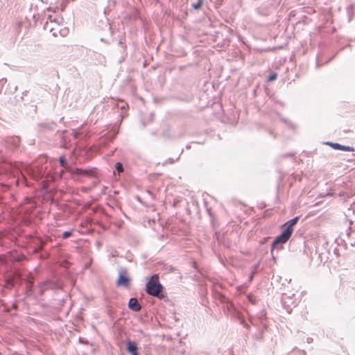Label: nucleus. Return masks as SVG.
Returning a JSON list of instances; mask_svg holds the SVG:
<instances>
[{
  "mask_svg": "<svg viewBox=\"0 0 355 355\" xmlns=\"http://www.w3.org/2000/svg\"><path fill=\"white\" fill-rule=\"evenodd\" d=\"M214 239L216 240L218 243H222L225 246L227 247L226 239L224 234H220V232H215L214 234Z\"/></svg>",
  "mask_w": 355,
  "mask_h": 355,
  "instance_id": "nucleus-16",
  "label": "nucleus"
},
{
  "mask_svg": "<svg viewBox=\"0 0 355 355\" xmlns=\"http://www.w3.org/2000/svg\"><path fill=\"white\" fill-rule=\"evenodd\" d=\"M248 300L249 302L251 303L252 304H256L257 302V300L252 295H248Z\"/></svg>",
  "mask_w": 355,
  "mask_h": 355,
  "instance_id": "nucleus-27",
  "label": "nucleus"
},
{
  "mask_svg": "<svg viewBox=\"0 0 355 355\" xmlns=\"http://www.w3.org/2000/svg\"><path fill=\"white\" fill-rule=\"evenodd\" d=\"M280 120L284 123H286V124H288L289 123V121L288 120H287L286 119H284V118H280Z\"/></svg>",
  "mask_w": 355,
  "mask_h": 355,
  "instance_id": "nucleus-38",
  "label": "nucleus"
},
{
  "mask_svg": "<svg viewBox=\"0 0 355 355\" xmlns=\"http://www.w3.org/2000/svg\"><path fill=\"white\" fill-rule=\"evenodd\" d=\"M175 160L173 159L169 158L164 163H163V166H165L167 163L173 164Z\"/></svg>",
  "mask_w": 355,
  "mask_h": 355,
  "instance_id": "nucleus-35",
  "label": "nucleus"
},
{
  "mask_svg": "<svg viewBox=\"0 0 355 355\" xmlns=\"http://www.w3.org/2000/svg\"><path fill=\"white\" fill-rule=\"evenodd\" d=\"M78 341L80 343H82V344H84V345H89V341L85 338H82V337H80L79 339H78Z\"/></svg>",
  "mask_w": 355,
  "mask_h": 355,
  "instance_id": "nucleus-30",
  "label": "nucleus"
},
{
  "mask_svg": "<svg viewBox=\"0 0 355 355\" xmlns=\"http://www.w3.org/2000/svg\"><path fill=\"white\" fill-rule=\"evenodd\" d=\"M43 3H47V0H41Z\"/></svg>",
  "mask_w": 355,
  "mask_h": 355,
  "instance_id": "nucleus-46",
  "label": "nucleus"
},
{
  "mask_svg": "<svg viewBox=\"0 0 355 355\" xmlns=\"http://www.w3.org/2000/svg\"><path fill=\"white\" fill-rule=\"evenodd\" d=\"M118 43H119V45H121V46H122V48H123V49H124V48H125V47H126L125 44H123L121 40H120V41H119V42H118Z\"/></svg>",
  "mask_w": 355,
  "mask_h": 355,
  "instance_id": "nucleus-40",
  "label": "nucleus"
},
{
  "mask_svg": "<svg viewBox=\"0 0 355 355\" xmlns=\"http://www.w3.org/2000/svg\"><path fill=\"white\" fill-rule=\"evenodd\" d=\"M299 219H300V216H295V217L288 220V221L284 223V224L286 225V226H288V227H291V229L293 230L294 226L297 223Z\"/></svg>",
  "mask_w": 355,
  "mask_h": 355,
  "instance_id": "nucleus-21",
  "label": "nucleus"
},
{
  "mask_svg": "<svg viewBox=\"0 0 355 355\" xmlns=\"http://www.w3.org/2000/svg\"><path fill=\"white\" fill-rule=\"evenodd\" d=\"M289 17H293V16H295V10H292L289 12V15H288Z\"/></svg>",
  "mask_w": 355,
  "mask_h": 355,
  "instance_id": "nucleus-41",
  "label": "nucleus"
},
{
  "mask_svg": "<svg viewBox=\"0 0 355 355\" xmlns=\"http://www.w3.org/2000/svg\"><path fill=\"white\" fill-rule=\"evenodd\" d=\"M218 300L220 303L225 305V311L227 314L234 318L240 324H241L244 328L249 330L250 325L246 322L244 316L234 306V304L230 301L224 295L218 293Z\"/></svg>",
  "mask_w": 355,
  "mask_h": 355,
  "instance_id": "nucleus-2",
  "label": "nucleus"
},
{
  "mask_svg": "<svg viewBox=\"0 0 355 355\" xmlns=\"http://www.w3.org/2000/svg\"><path fill=\"white\" fill-rule=\"evenodd\" d=\"M289 240V238H288L286 236H285L284 234L280 233L278 236H277L273 241L271 243L270 245V252L271 254H273V251L275 248H278L279 245H282L283 244L286 243Z\"/></svg>",
  "mask_w": 355,
  "mask_h": 355,
  "instance_id": "nucleus-8",
  "label": "nucleus"
},
{
  "mask_svg": "<svg viewBox=\"0 0 355 355\" xmlns=\"http://www.w3.org/2000/svg\"><path fill=\"white\" fill-rule=\"evenodd\" d=\"M164 288V286L159 282L157 274L153 275L146 283L145 291L150 296H157L158 292L163 291Z\"/></svg>",
  "mask_w": 355,
  "mask_h": 355,
  "instance_id": "nucleus-4",
  "label": "nucleus"
},
{
  "mask_svg": "<svg viewBox=\"0 0 355 355\" xmlns=\"http://www.w3.org/2000/svg\"><path fill=\"white\" fill-rule=\"evenodd\" d=\"M267 311L266 309H262L257 313V318L260 321V323L262 326V329L261 330V332H263L264 330L267 329V324L266 322V320L267 319Z\"/></svg>",
  "mask_w": 355,
  "mask_h": 355,
  "instance_id": "nucleus-13",
  "label": "nucleus"
},
{
  "mask_svg": "<svg viewBox=\"0 0 355 355\" xmlns=\"http://www.w3.org/2000/svg\"><path fill=\"white\" fill-rule=\"evenodd\" d=\"M75 173L78 177H94L97 175L96 168H76Z\"/></svg>",
  "mask_w": 355,
  "mask_h": 355,
  "instance_id": "nucleus-6",
  "label": "nucleus"
},
{
  "mask_svg": "<svg viewBox=\"0 0 355 355\" xmlns=\"http://www.w3.org/2000/svg\"><path fill=\"white\" fill-rule=\"evenodd\" d=\"M251 323L252 325H254V323L252 321H251Z\"/></svg>",
  "mask_w": 355,
  "mask_h": 355,
  "instance_id": "nucleus-48",
  "label": "nucleus"
},
{
  "mask_svg": "<svg viewBox=\"0 0 355 355\" xmlns=\"http://www.w3.org/2000/svg\"><path fill=\"white\" fill-rule=\"evenodd\" d=\"M8 143L10 144L13 148H17L20 143V138L17 136H13L8 139Z\"/></svg>",
  "mask_w": 355,
  "mask_h": 355,
  "instance_id": "nucleus-18",
  "label": "nucleus"
},
{
  "mask_svg": "<svg viewBox=\"0 0 355 355\" xmlns=\"http://www.w3.org/2000/svg\"><path fill=\"white\" fill-rule=\"evenodd\" d=\"M114 168L118 172V173H121L124 171L123 166L122 163L120 162H117L115 164Z\"/></svg>",
  "mask_w": 355,
  "mask_h": 355,
  "instance_id": "nucleus-25",
  "label": "nucleus"
},
{
  "mask_svg": "<svg viewBox=\"0 0 355 355\" xmlns=\"http://www.w3.org/2000/svg\"><path fill=\"white\" fill-rule=\"evenodd\" d=\"M293 156H295V153H288L283 154L282 155V157H293Z\"/></svg>",
  "mask_w": 355,
  "mask_h": 355,
  "instance_id": "nucleus-33",
  "label": "nucleus"
},
{
  "mask_svg": "<svg viewBox=\"0 0 355 355\" xmlns=\"http://www.w3.org/2000/svg\"><path fill=\"white\" fill-rule=\"evenodd\" d=\"M59 164L63 168L64 170H67L69 168L67 159L64 155L59 157Z\"/></svg>",
  "mask_w": 355,
  "mask_h": 355,
  "instance_id": "nucleus-20",
  "label": "nucleus"
},
{
  "mask_svg": "<svg viewBox=\"0 0 355 355\" xmlns=\"http://www.w3.org/2000/svg\"><path fill=\"white\" fill-rule=\"evenodd\" d=\"M334 57H331L328 59H323L322 57L318 56L316 58V67L319 68L320 66L323 65L324 64L328 63L330 62Z\"/></svg>",
  "mask_w": 355,
  "mask_h": 355,
  "instance_id": "nucleus-19",
  "label": "nucleus"
},
{
  "mask_svg": "<svg viewBox=\"0 0 355 355\" xmlns=\"http://www.w3.org/2000/svg\"><path fill=\"white\" fill-rule=\"evenodd\" d=\"M101 42H105V40H104V39H103V38H101Z\"/></svg>",
  "mask_w": 355,
  "mask_h": 355,
  "instance_id": "nucleus-47",
  "label": "nucleus"
},
{
  "mask_svg": "<svg viewBox=\"0 0 355 355\" xmlns=\"http://www.w3.org/2000/svg\"><path fill=\"white\" fill-rule=\"evenodd\" d=\"M67 130H62L57 132V136L60 137V147L64 149H69L71 147V139L66 135Z\"/></svg>",
  "mask_w": 355,
  "mask_h": 355,
  "instance_id": "nucleus-9",
  "label": "nucleus"
},
{
  "mask_svg": "<svg viewBox=\"0 0 355 355\" xmlns=\"http://www.w3.org/2000/svg\"><path fill=\"white\" fill-rule=\"evenodd\" d=\"M119 275L116 281L118 287L128 288L131 282V278L128 275V270L124 267H119L118 269Z\"/></svg>",
  "mask_w": 355,
  "mask_h": 355,
  "instance_id": "nucleus-5",
  "label": "nucleus"
},
{
  "mask_svg": "<svg viewBox=\"0 0 355 355\" xmlns=\"http://www.w3.org/2000/svg\"><path fill=\"white\" fill-rule=\"evenodd\" d=\"M56 127L55 123H41L38 124V129L40 131L45 130H54Z\"/></svg>",
  "mask_w": 355,
  "mask_h": 355,
  "instance_id": "nucleus-15",
  "label": "nucleus"
},
{
  "mask_svg": "<svg viewBox=\"0 0 355 355\" xmlns=\"http://www.w3.org/2000/svg\"><path fill=\"white\" fill-rule=\"evenodd\" d=\"M293 232V230L291 229V227L286 226V225L284 223L281 226V233L284 234L288 238H291Z\"/></svg>",
  "mask_w": 355,
  "mask_h": 355,
  "instance_id": "nucleus-17",
  "label": "nucleus"
},
{
  "mask_svg": "<svg viewBox=\"0 0 355 355\" xmlns=\"http://www.w3.org/2000/svg\"><path fill=\"white\" fill-rule=\"evenodd\" d=\"M119 133L118 128L113 127L110 131L103 135V139L101 141L100 144L106 145L112 142Z\"/></svg>",
  "mask_w": 355,
  "mask_h": 355,
  "instance_id": "nucleus-11",
  "label": "nucleus"
},
{
  "mask_svg": "<svg viewBox=\"0 0 355 355\" xmlns=\"http://www.w3.org/2000/svg\"><path fill=\"white\" fill-rule=\"evenodd\" d=\"M73 232V230L65 231V232H62V234H61L60 237H61V239L62 240L67 239L71 236H72Z\"/></svg>",
  "mask_w": 355,
  "mask_h": 355,
  "instance_id": "nucleus-24",
  "label": "nucleus"
},
{
  "mask_svg": "<svg viewBox=\"0 0 355 355\" xmlns=\"http://www.w3.org/2000/svg\"><path fill=\"white\" fill-rule=\"evenodd\" d=\"M338 251V250L337 248H335L334 250V253L336 254H337Z\"/></svg>",
  "mask_w": 355,
  "mask_h": 355,
  "instance_id": "nucleus-45",
  "label": "nucleus"
},
{
  "mask_svg": "<svg viewBox=\"0 0 355 355\" xmlns=\"http://www.w3.org/2000/svg\"><path fill=\"white\" fill-rule=\"evenodd\" d=\"M307 342H308V343H311V342H313V338H307Z\"/></svg>",
  "mask_w": 355,
  "mask_h": 355,
  "instance_id": "nucleus-43",
  "label": "nucleus"
},
{
  "mask_svg": "<svg viewBox=\"0 0 355 355\" xmlns=\"http://www.w3.org/2000/svg\"><path fill=\"white\" fill-rule=\"evenodd\" d=\"M2 151L0 150V155H1Z\"/></svg>",
  "mask_w": 355,
  "mask_h": 355,
  "instance_id": "nucleus-49",
  "label": "nucleus"
},
{
  "mask_svg": "<svg viewBox=\"0 0 355 355\" xmlns=\"http://www.w3.org/2000/svg\"><path fill=\"white\" fill-rule=\"evenodd\" d=\"M128 307L135 312H138L141 310V306L140 303L139 302L138 300L135 297H131L129 300Z\"/></svg>",
  "mask_w": 355,
  "mask_h": 355,
  "instance_id": "nucleus-14",
  "label": "nucleus"
},
{
  "mask_svg": "<svg viewBox=\"0 0 355 355\" xmlns=\"http://www.w3.org/2000/svg\"><path fill=\"white\" fill-rule=\"evenodd\" d=\"M6 83H7L6 78H1L0 80V94H1L3 92V87Z\"/></svg>",
  "mask_w": 355,
  "mask_h": 355,
  "instance_id": "nucleus-29",
  "label": "nucleus"
},
{
  "mask_svg": "<svg viewBox=\"0 0 355 355\" xmlns=\"http://www.w3.org/2000/svg\"><path fill=\"white\" fill-rule=\"evenodd\" d=\"M27 240L30 244L35 245V249L37 250H40L44 243V241L36 234H28Z\"/></svg>",
  "mask_w": 355,
  "mask_h": 355,
  "instance_id": "nucleus-7",
  "label": "nucleus"
},
{
  "mask_svg": "<svg viewBox=\"0 0 355 355\" xmlns=\"http://www.w3.org/2000/svg\"><path fill=\"white\" fill-rule=\"evenodd\" d=\"M186 148H187V149H190V148H191V146H190V144H187V145L186 146Z\"/></svg>",
  "mask_w": 355,
  "mask_h": 355,
  "instance_id": "nucleus-44",
  "label": "nucleus"
},
{
  "mask_svg": "<svg viewBox=\"0 0 355 355\" xmlns=\"http://www.w3.org/2000/svg\"><path fill=\"white\" fill-rule=\"evenodd\" d=\"M127 352L130 355H140L139 352V347L137 343L130 339H126L124 341Z\"/></svg>",
  "mask_w": 355,
  "mask_h": 355,
  "instance_id": "nucleus-10",
  "label": "nucleus"
},
{
  "mask_svg": "<svg viewBox=\"0 0 355 355\" xmlns=\"http://www.w3.org/2000/svg\"><path fill=\"white\" fill-rule=\"evenodd\" d=\"M277 73L276 72L271 73L267 78L268 82H272L277 79Z\"/></svg>",
  "mask_w": 355,
  "mask_h": 355,
  "instance_id": "nucleus-26",
  "label": "nucleus"
},
{
  "mask_svg": "<svg viewBox=\"0 0 355 355\" xmlns=\"http://www.w3.org/2000/svg\"><path fill=\"white\" fill-rule=\"evenodd\" d=\"M256 273V267L254 266V269L253 271L251 272L250 276H249V279L251 281L254 275V274Z\"/></svg>",
  "mask_w": 355,
  "mask_h": 355,
  "instance_id": "nucleus-36",
  "label": "nucleus"
},
{
  "mask_svg": "<svg viewBox=\"0 0 355 355\" xmlns=\"http://www.w3.org/2000/svg\"><path fill=\"white\" fill-rule=\"evenodd\" d=\"M207 213H208L210 218L214 216L213 213L211 212V208H207Z\"/></svg>",
  "mask_w": 355,
  "mask_h": 355,
  "instance_id": "nucleus-37",
  "label": "nucleus"
},
{
  "mask_svg": "<svg viewBox=\"0 0 355 355\" xmlns=\"http://www.w3.org/2000/svg\"><path fill=\"white\" fill-rule=\"evenodd\" d=\"M204 0H198L196 3L191 4V8L194 10H199L203 5Z\"/></svg>",
  "mask_w": 355,
  "mask_h": 355,
  "instance_id": "nucleus-23",
  "label": "nucleus"
},
{
  "mask_svg": "<svg viewBox=\"0 0 355 355\" xmlns=\"http://www.w3.org/2000/svg\"><path fill=\"white\" fill-rule=\"evenodd\" d=\"M33 178L35 179L37 181H39L41 178H43L44 175L42 173H40L38 175H33Z\"/></svg>",
  "mask_w": 355,
  "mask_h": 355,
  "instance_id": "nucleus-32",
  "label": "nucleus"
},
{
  "mask_svg": "<svg viewBox=\"0 0 355 355\" xmlns=\"http://www.w3.org/2000/svg\"><path fill=\"white\" fill-rule=\"evenodd\" d=\"M325 145L331 146L334 150H342V151H348V152H354L355 150L354 148L349 146L342 145L339 143L332 142V141H326L324 143Z\"/></svg>",
  "mask_w": 355,
  "mask_h": 355,
  "instance_id": "nucleus-12",
  "label": "nucleus"
},
{
  "mask_svg": "<svg viewBox=\"0 0 355 355\" xmlns=\"http://www.w3.org/2000/svg\"><path fill=\"white\" fill-rule=\"evenodd\" d=\"M272 98V101L275 103H277V104H279L281 106L284 107V103H282V101L277 100L275 97L274 96H272L271 97Z\"/></svg>",
  "mask_w": 355,
  "mask_h": 355,
  "instance_id": "nucleus-31",
  "label": "nucleus"
},
{
  "mask_svg": "<svg viewBox=\"0 0 355 355\" xmlns=\"http://www.w3.org/2000/svg\"><path fill=\"white\" fill-rule=\"evenodd\" d=\"M211 219V226L213 227L214 230H216L218 226V222L216 221V219L215 218V217H212L210 218Z\"/></svg>",
  "mask_w": 355,
  "mask_h": 355,
  "instance_id": "nucleus-28",
  "label": "nucleus"
},
{
  "mask_svg": "<svg viewBox=\"0 0 355 355\" xmlns=\"http://www.w3.org/2000/svg\"><path fill=\"white\" fill-rule=\"evenodd\" d=\"M63 288V284L58 279H47L37 284L35 288L29 287V293H35L38 297H42L47 291L58 292Z\"/></svg>",
  "mask_w": 355,
  "mask_h": 355,
  "instance_id": "nucleus-1",
  "label": "nucleus"
},
{
  "mask_svg": "<svg viewBox=\"0 0 355 355\" xmlns=\"http://www.w3.org/2000/svg\"><path fill=\"white\" fill-rule=\"evenodd\" d=\"M19 213L30 220H33L39 216L41 211L37 207V203L30 197H26L24 202L21 205Z\"/></svg>",
  "mask_w": 355,
  "mask_h": 355,
  "instance_id": "nucleus-3",
  "label": "nucleus"
},
{
  "mask_svg": "<svg viewBox=\"0 0 355 355\" xmlns=\"http://www.w3.org/2000/svg\"><path fill=\"white\" fill-rule=\"evenodd\" d=\"M180 201V199L175 198L173 202V206L175 207Z\"/></svg>",
  "mask_w": 355,
  "mask_h": 355,
  "instance_id": "nucleus-34",
  "label": "nucleus"
},
{
  "mask_svg": "<svg viewBox=\"0 0 355 355\" xmlns=\"http://www.w3.org/2000/svg\"><path fill=\"white\" fill-rule=\"evenodd\" d=\"M154 297L158 298L160 300H163L164 302L168 301V297L167 296L166 293L162 292V291H159L158 295L157 296H154Z\"/></svg>",
  "mask_w": 355,
  "mask_h": 355,
  "instance_id": "nucleus-22",
  "label": "nucleus"
},
{
  "mask_svg": "<svg viewBox=\"0 0 355 355\" xmlns=\"http://www.w3.org/2000/svg\"><path fill=\"white\" fill-rule=\"evenodd\" d=\"M24 184L26 187H30V183L28 182V181L26 178H24Z\"/></svg>",
  "mask_w": 355,
  "mask_h": 355,
  "instance_id": "nucleus-39",
  "label": "nucleus"
},
{
  "mask_svg": "<svg viewBox=\"0 0 355 355\" xmlns=\"http://www.w3.org/2000/svg\"><path fill=\"white\" fill-rule=\"evenodd\" d=\"M72 133L73 134L74 138L76 139L77 138V132L76 131L73 130Z\"/></svg>",
  "mask_w": 355,
  "mask_h": 355,
  "instance_id": "nucleus-42",
  "label": "nucleus"
}]
</instances>
